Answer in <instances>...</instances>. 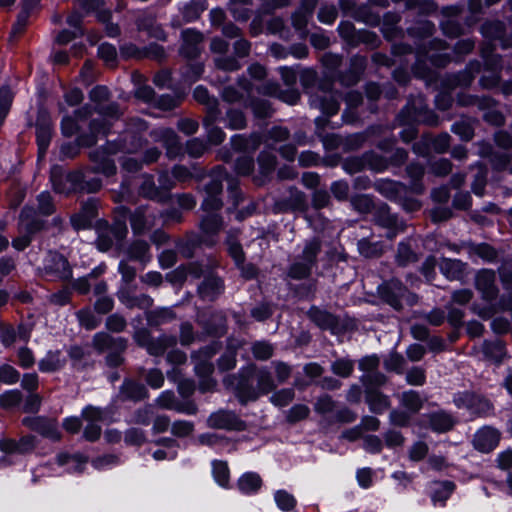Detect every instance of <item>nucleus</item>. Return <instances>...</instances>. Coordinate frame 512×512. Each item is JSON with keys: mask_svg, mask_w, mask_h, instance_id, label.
Returning a JSON list of instances; mask_svg holds the SVG:
<instances>
[{"mask_svg": "<svg viewBox=\"0 0 512 512\" xmlns=\"http://www.w3.org/2000/svg\"><path fill=\"white\" fill-rule=\"evenodd\" d=\"M38 209L43 215H50L54 212V205L49 193L42 192L38 195Z\"/></svg>", "mask_w": 512, "mask_h": 512, "instance_id": "obj_53", "label": "nucleus"}, {"mask_svg": "<svg viewBox=\"0 0 512 512\" xmlns=\"http://www.w3.org/2000/svg\"><path fill=\"white\" fill-rule=\"evenodd\" d=\"M176 344V338L173 336H162L158 339H152L147 346V351L151 355H161L169 347Z\"/></svg>", "mask_w": 512, "mask_h": 512, "instance_id": "obj_28", "label": "nucleus"}, {"mask_svg": "<svg viewBox=\"0 0 512 512\" xmlns=\"http://www.w3.org/2000/svg\"><path fill=\"white\" fill-rule=\"evenodd\" d=\"M171 430L175 436L185 437L193 431V424L188 421H176L172 424Z\"/></svg>", "mask_w": 512, "mask_h": 512, "instance_id": "obj_64", "label": "nucleus"}, {"mask_svg": "<svg viewBox=\"0 0 512 512\" xmlns=\"http://www.w3.org/2000/svg\"><path fill=\"white\" fill-rule=\"evenodd\" d=\"M222 225L221 219L213 213L208 214L206 217L202 219L201 227L202 230L206 234H215L217 233Z\"/></svg>", "mask_w": 512, "mask_h": 512, "instance_id": "obj_41", "label": "nucleus"}, {"mask_svg": "<svg viewBox=\"0 0 512 512\" xmlns=\"http://www.w3.org/2000/svg\"><path fill=\"white\" fill-rule=\"evenodd\" d=\"M253 166V159L246 155L239 157L235 163V169L237 173L242 175L249 174L252 171Z\"/></svg>", "mask_w": 512, "mask_h": 512, "instance_id": "obj_63", "label": "nucleus"}, {"mask_svg": "<svg viewBox=\"0 0 512 512\" xmlns=\"http://www.w3.org/2000/svg\"><path fill=\"white\" fill-rule=\"evenodd\" d=\"M223 290L222 281L215 277H207L199 286L198 291L203 299L212 300Z\"/></svg>", "mask_w": 512, "mask_h": 512, "instance_id": "obj_18", "label": "nucleus"}, {"mask_svg": "<svg viewBox=\"0 0 512 512\" xmlns=\"http://www.w3.org/2000/svg\"><path fill=\"white\" fill-rule=\"evenodd\" d=\"M499 441V431L492 427L486 426L479 429L475 433L473 445L478 451L488 453L497 447Z\"/></svg>", "mask_w": 512, "mask_h": 512, "instance_id": "obj_6", "label": "nucleus"}, {"mask_svg": "<svg viewBox=\"0 0 512 512\" xmlns=\"http://www.w3.org/2000/svg\"><path fill=\"white\" fill-rule=\"evenodd\" d=\"M29 337L30 332L23 326L16 330L9 324L0 323V340L5 347L13 345L18 338L27 341Z\"/></svg>", "mask_w": 512, "mask_h": 512, "instance_id": "obj_11", "label": "nucleus"}, {"mask_svg": "<svg viewBox=\"0 0 512 512\" xmlns=\"http://www.w3.org/2000/svg\"><path fill=\"white\" fill-rule=\"evenodd\" d=\"M316 6V0H304L300 9L293 15L292 21L296 29L302 30L307 22L310 14Z\"/></svg>", "mask_w": 512, "mask_h": 512, "instance_id": "obj_22", "label": "nucleus"}, {"mask_svg": "<svg viewBox=\"0 0 512 512\" xmlns=\"http://www.w3.org/2000/svg\"><path fill=\"white\" fill-rule=\"evenodd\" d=\"M12 99L13 94L9 88L3 87L0 89V124H2L10 110Z\"/></svg>", "mask_w": 512, "mask_h": 512, "instance_id": "obj_43", "label": "nucleus"}, {"mask_svg": "<svg viewBox=\"0 0 512 512\" xmlns=\"http://www.w3.org/2000/svg\"><path fill=\"white\" fill-rule=\"evenodd\" d=\"M152 136L156 141L163 143L170 157L178 154L180 150L179 141L177 135L172 129L159 128L152 132Z\"/></svg>", "mask_w": 512, "mask_h": 512, "instance_id": "obj_10", "label": "nucleus"}, {"mask_svg": "<svg viewBox=\"0 0 512 512\" xmlns=\"http://www.w3.org/2000/svg\"><path fill=\"white\" fill-rule=\"evenodd\" d=\"M311 268L312 267L309 264L300 259V261L295 262L290 267L289 276L294 279L306 278L309 276Z\"/></svg>", "mask_w": 512, "mask_h": 512, "instance_id": "obj_46", "label": "nucleus"}, {"mask_svg": "<svg viewBox=\"0 0 512 512\" xmlns=\"http://www.w3.org/2000/svg\"><path fill=\"white\" fill-rule=\"evenodd\" d=\"M207 422L210 427L216 429H239L241 425L234 413L223 410L211 414Z\"/></svg>", "mask_w": 512, "mask_h": 512, "instance_id": "obj_9", "label": "nucleus"}, {"mask_svg": "<svg viewBox=\"0 0 512 512\" xmlns=\"http://www.w3.org/2000/svg\"><path fill=\"white\" fill-rule=\"evenodd\" d=\"M377 223L388 229L386 237L394 238L398 232L403 231V224H399L397 218L389 211H382L378 216Z\"/></svg>", "mask_w": 512, "mask_h": 512, "instance_id": "obj_21", "label": "nucleus"}, {"mask_svg": "<svg viewBox=\"0 0 512 512\" xmlns=\"http://www.w3.org/2000/svg\"><path fill=\"white\" fill-rule=\"evenodd\" d=\"M146 124L140 119H133L127 130L122 135L120 144H108L107 153L114 154L118 151L135 153L143 146L141 132L146 131Z\"/></svg>", "mask_w": 512, "mask_h": 512, "instance_id": "obj_2", "label": "nucleus"}, {"mask_svg": "<svg viewBox=\"0 0 512 512\" xmlns=\"http://www.w3.org/2000/svg\"><path fill=\"white\" fill-rule=\"evenodd\" d=\"M379 365V358L376 355L366 356L359 361L360 370L371 374L375 372Z\"/></svg>", "mask_w": 512, "mask_h": 512, "instance_id": "obj_62", "label": "nucleus"}, {"mask_svg": "<svg viewBox=\"0 0 512 512\" xmlns=\"http://www.w3.org/2000/svg\"><path fill=\"white\" fill-rule=\"evenodd\" d=\"M228 251L237 265L243 264L244 256L242 247L239 243L234 241L231 236L227 239Z\"/></svg>", "mask_w": 512, "mask_h": 512, "instance_id": "obj_56", "label": "nucleus"}, {"mask_svg": "<svg viewBox=\"0 0 512 512\" xmlns=\"http://www.w3.org/2000/svg\"><path fill=\"white\" fill-rule=\"evenodd\" d=\"M156 402H157L159 407L164 408V409L177 410V411L185 412V413H188V414H193L195 412L194 408H187V409L180 408L176 404L174 393L171 392V391H164V392H162L158 396Z\"/></svg>", "mask_w": 512, "mask_h": 512, "instance_id": "obj_29", "label": "nucleus"}, {"mask_svg": "<svg viewBox=\"0 0 512 512\" xmlns=\"http://www.w3.org/2000/svg\"><path fill=\"white\" fill-rule=\"evenodd\" d=\"M246 120L243 113L239 110L231 109L227 112V126L231 129H242L245 127Z\"/></svg>", "mask_w": 512, "mask_h": 512, "instance_id": "obj_47", "label": "nucleus"}, {"mask_svg": "<svg viewBox=\"0 0 512 512\" xmlns=\"http://www.w3.org/2000/svg\"><path fill=\"white\" fill-rule=\"evenodd\" d=\"M435 486V490L432 494V501L434 503L437 501H446L454 489V484L451 482L437 483Z\"/></svg>", "mask_w": 512, "mask_h": 512, "instance_id": "obj_38", "label": "nucleus"}, {"mask_svg": "<svg viewBox=\"0 0 512 512\" xmlns=\"http://www.w3.org/2000/svg\"><path fill=\"white\" fill-rule=\"evenodd\" d=\"M401 405L411 413L418 412L423 406V399L416 391L409 390L399 396Z\"/></svg>", "mask_w": 512, "mask_h": 512, "instance_id": "obj_26", "label": "nucleus"}, {"mask_svg": "<svg viewBox=\"0 0 512 512\" xmlns=\"http://www.w3.org/2000/svg\"><path fill=\"white\" fill-rule=\"evenodd\" d=\"M19 372L11 365L4 364L0 366V383L12 385L19 381Z\"/></svg>", "mask_w": 512, "mask_h": 512, "instance_id": "obj_42", "label": "nucleus"}, {"mask_svg": "<svg viewBox=\"0 0 512 512\" xmlns=\"http://www.w3.org/2000/svg\"><path fill=\"white\" fill-rule=\"evenodd\" d=\"M80 212L85 216L83 222H79V217H71L72 226L76 230L85 229L91 225L93 218L96 216L95 202L89 201L85 203Z\"/></svg>", "mask_w": 512, "mask_h": 512, "instance_id": "obj_24", "label": "nucleus"}, {"mask_svg": "<svg viewBox=\"0 0 512 512\" xmlns=\"http://www.w3.org/2000/svg\"><path fill=\"white\" fill-rule=\"evenodd\" d=\"M247 374L255 377L257 381L256 387H253L244 376L239 378L233 376L225 379V383L236 391L242 403L256 400L261 394H267L273 391L277 386L266 368L256 369L255 367H250L248 368Z\"/></svg>", "mask_w": 512, "mask_h": 512, "instance_id": "obj_1", "label": "nucleus"}, {"mask_svg": "<svg viewBox=\"0 0 512 512\" xmlns=\"http://www.w3.org/2000/svg\"><path fill=\"white\" fill-rule=\"evenodd\" d=\"M476 287L486 299H492L495 294V275L492 271L483 270L476 276Z\"/></svg>", "mask_w": 512, "mask_h": 512, "instance_id": "obj_14", "label": "nucleus"}, {"mask_svg": "<svg viewBox=\"0 0 512 512\" xmlns=\"http://www.w3.org/2000/svg\"><path fill=\"white\" fill-rule=\"evenodd\" d=\"M406 381L410 385L421 386L425 383V373L421 368L414 367L407 372Z\"/></svg>", "mask_w": 512, "mask_h": 512, "instance_id": "obj_59", "label": "nucleus"}, {"mask_svg": "<svg viewBox=\"0 0 512 512\" xmlns=\"http://www.w3.org/2000/svg\"><path fill=\"white\" fill-rule=\"evenodd\" d=\"M22 400V393L17 390H8L0 395V406L3 408H12L18 405Z\"/></svg>", "mask_w": 512, "mask_h": 512, "instance_id": "obj_40", "label": "nucleus"}, {"mask_svg": "<svg viewBox=\"0 0 512 512\" xmlns=\"http://www.w3.org/2000/svg\"><path fill=\"white\" fill-rule=\"evenodd\" d=\"M359 252L365 257H376L382 253V245L378 242L371 243L367 239L358 242Z\"/></svg>", "mask_w": 512, "mask_h": 512, "instance_id": "obj_37", "label": "nucleus"}, {"mask_svg": "<svg viewBox=\"0 0 512 512\" xmlns=\"http://www.w3.org/2000/svg\"><path fill=\"white\" fill-rule=\"evenodd\" d=\"M388 290L391 292V295L386 296L387 302L393 306L395 309L400 308L401 299L404 298L406 289L402 286V284L397 280H392L387 285Z\"/></svg>", "mask_w": 512, "mask_h": 512, "instance_id": "obj_30", "label": "nucleus"}, {"mask_svg": "<svg viewBox=\"0 0 512 512\" xmlns=\"http://www.w3.org/2000/svg\"><path fill=\"white\" fill-rule=\"evenodd\" d=\"M46 271L56 274L60 279H69L72 276L68 261L59 254L50 255V259L45 266Z\"/></svg>", "mask_w": 512, "mask_h": 512, "instance_id": "obj_13", "label": "nucleus"}, {"mask_svg": "<svg viewBox=\"0 0 512 512\" xmlns=\"http://www.w3.org/2000/svg\"><path fill=\"white\" fill-rule=\"evenodd\" d=\"M274 500L279 509L283 511H290L296 505V499L285 490H278L274 494Z\"/></svg>", "mask_w": 512, "mask_h": 512, "instance_id": "obj_32", "label": "nucleus"}, {"mask_svg": "<svg viewBox=\"0 0 512 512\" xmlns=\"http://www.w3.org/2000/svg\"><path fill=\"white\" fill-rule=\"evenodd\" d=\"M37 144H38V150H39V156H43L48 148L51 133L50 129L46 126H41L37 128Z\"/></svg>", "mask_w": 512, "mask_h": 512, "instance_id": "obj_45", "label": "nucleus"}, {"mask_svg": "<svg viewBox=\"0 0 512 512\" xmlns=\"http://www.w3.org/2000/svg\"><path fill=\"white\" fill-rule=\"evenodd\" d=\"M82 417L87 422L99 423L104 419V413L97 407L87 406L82 411Z\"/></svg>", "mask_w": 512, "mask_h": 512, "instance_id": "obj_55", "label": "nucleus"}, {"mask_svg": "<svg viewBox=\"0 0 512 512\" xmlns=\"http://www.w3.org/2000/svg\"><path fill=\"white\" fill-rule=\"evenodd\" d=\"M262 484L260 476L253 472L243 474L238 480V488L245 494L256 492Z\"/></svg>", "mask_w": 512, "mask_h": 512, "instance_id": "obj_23", "label": "nucleus"}, {"mask_svg": "<svg viewBox=\"0 0 512 512\" xmlns=\"http://www.w3.org/2000/svg\"><path fill=\"white\" fill-rule=\"evenodd\" d=\"M277 384H283L291 375V368L283 362H273Z\"/></svg>", "mask_w": 512, "mask_h": 512, "instance_id": "obj_60", "label": "nucleus"}, {"mask_svg": "<svg viewBox=\"0 0 512 512\" xmlns=\"http://www.w3.org/2000/svg\"><path fill=\"white\" fill-rule=\"evenodd\" d=\"M320 242L318 240H311L306 243L301 260L309 264L311 267L315 264L316 257L320 252Z\"/></svg>", "mask_w": 512, "mask_h": 512, "instance_id": "obj_33", "label": "nucleus"}, {"mask_svg": "<svg viewBox=\"0 0 512 512\" xmlns=\"http://www.w3.org/2000/svg\"><path fill=\"white\" fill-rule=\"evenodd\" d=\"M441 272L448 279L459 278L464 270V264L459 260L443 258L439 264Z\"/></svg>", "mask_w": 512, "mask_h": 512, "instance_id": "obj_25", "label": "nucleus"}, {"mask_svg": "<svg viewBox=\"0 0 512 512\" xmlns=\"http://www.w3.org/2000/svg\"><path fill=\"white\" fill-rule=\"evenodd\" d=\"M43 222L37 218L36 212L29 207H25L20 215L19 229L21 235L12 241L15 249L24 250L31 242V235L41 230Z\"/></svg>", "mask_w": 512, "mask_h": 512, "instance_id": "obj_3", "label": "nucleus"}, {"mask_svg": "<svg viewBox=\"0 0 512 512\" xmlns=\"http://www.w3.org/2000/svg\"><path fill=\"white\" fill-rule=\"evenodd\" d=\"M252 352L255 358L259 360H267L273 354V347L266 342H257L253 345Z\"/></svg>", "mask_w": 512, "mask_h": 512, "instance_id": "obj_51", "label": "nucleus"}, {"mask_svg": "<svg viewBox=\"0 0 512 512\" xmlns=\"http://www.w3.org/2000/svg\"><path fill=\"white\" fill-rule=\"evenodd\" d=\"M362 382L366 387L375 388L378 386H382L386 382V377L384 374L380 372H373L371 374H366L362 377Z\"/></svg>", "mask_w": 512, "mask_h": 512, "instance_id": "obj_54", "label": "nucleus"}, {"mask_svg": "<svg viewBox=\"0 0 512 512\" xmlns=\"http://www.w3.org/2000/svg\"><path fill=\"white\" fill-rule=\"evenodd\" d=\"M18 363L23 368H30L35 363L32 351L27 347H21L17 352Z\"/></svg>", "mask_w": 512, "mask_h": 512, "instance_id": "obj_57", "label": "nucleus"}, {"mask_svg": "<svg viewBox=\"0 0 512 512\" xmlns=\"http://www.w3.org/2000/svg\"><path fill=\"white\" fill-rule=\"evenodd\" d=\"M483 352L495 361H500L505 354L504 346L500 341L485 342Z\"/></svg>", "mask_w": 512, "mask_h": 512, "instance_id": "obj_36", "label": "nucleus"}, {"mask_svg": "<svg viewBox=\"0 0 512 512\" xmlns=\"http://www.w3.org/2000/svg\"><path fill=\"white\" fill-rule=\"evenodd\" d=\"M294 395V390L292 388H285L275 392L270 397V401L275 406L284 407L292 402Z\"/></svg>", "mask_w": 512, "mask_h": 512, "instance_id": "obj_35", "label": "nucleus"}, {"mask_svg": "<svg viewBox=\"0 0 512 512\" xmlns=\"http://www.w3.org/2000/svg\"><path fill=\"white\" fill-rule=\"evenodd\" d=\"M206 197L202 203V208L207 212L219 210L222 207V201L218 195L222 191V182L218 178H211L205 185Z\"/></svg>", "mask_w": 512, "mask_h": 512, "instance_id": "obj_7", "label": "nucleus"}, {"mask_svg": "<svg viewBox=\"0 0 512 512\" xmlns=\"http://www.w3.org/2000/svg\"><path fill=\"white\" fill-rule=\"evenodd\" d=\"M212 472L215 481L222 487H227L229 483V468L226 462L214 461L212 463Z\"/></svg>", "mask_w": 512, "mask_h": 512, "instance_id": "obj_31", "label": "nucleus"}, {"mask_svg": "<svg viewBox=\"0 0 512 512\" xmlns=\"http://www.w3.org/2000/svg\"><path fill=\"white\" fill-rule=\"evenodd\" d=\"M271 93L277 95V97L283 102L290 105L296 104L300 98L299 92L293 88L278 91V88L274 87V90Z\"/></svg>", "mask_w": 512, "mask_h": 512, "instance_id": "obj_50", "label": "nucleus"}, {"mask_svg": "<svg viewBox=\"0 0 512 512\" xmlns=\"http://www.w3.org/2000/svg\"><path fill=\"white\" fill-rule=\"evenodd\" d=\"M57 463L61 466H68L70 472H82L87 458L81 454L60 453L57 456Z\"/></svg>", "mask_w": 512, "mask_h": 512, "instance_id": "obj_19", "label": "nucleus"}, {"mask_svg": "<svg viewBox=\"0 0 512 512\" xmlns=\"http://www.w3.org/2000/svg\"><path fill=\"white\" fill-rule=\"evenodd\" d=\"M119 115L118 107L116 104H110L106 108H102L99 118L93 119L90 123L91 136L82 138L81 143L85 145H92L96 142L97 136H105L111 127V119L117 118Z\"/></svg>", "mask_w": 512, "mask_h": 512, "instance_id": "obj_4", "label": "nucleus"}, {"mask_svg": "<svg viewBox=\"0 0 512 512\" xmlns=\"http://www.w3.org/2000/svg\"><path fill=\"white\" fill-rule=\"evenodd\" d=\"M331 369L338 376L348 377L353 372L354 362L350 359H338L332 363Z\"/></svg>", "mask_w": 512, "mask_h": 512, "instance_id": "obj_39", "label": "nucleus"}, {"mask_svg": "<svg viewBox=\"0 0 512 512\" xmlns=\"http://www.w3.org/2000/svg\"><path fill=\"white\" fill-rule=\"evenodd\" d=\"M396 259L400 265H406L410 262L415 261L416 255L413 253V251L407 244L400 243Z\"/></svg>", "mask_w": 512, "mask_h": 512, "instance_id": "obj_52", "label": "nucleus"}, {"mask_svg": "<svg viewBox=\"0 0 512 512\" xmlns=\"http://www.w3.org/2000/svg\"><path fill=\"white\" fill-rule=\"evenodd\" d=\"M64 365V360L61 358L60 352H48L46 356L40 360L39 369L42 372H53L60 369Z\"/></svg>", "mask_w": 512, "mask_h": 512, "instance_id": "obj_27", "label": "nucleus"}, {"mask_svg": "<svg viewBox=\"0 0 512 512\" xmlns=\"http://www.w3.org/2000/svg\"><path fill=\"white\" fill-rule=\"evenodd\" d=\"M310 105L320 109L328 116L336 114L339 110L338 96L329 88V85L317 88V90L310 95Z\"/></svg>", "mask_w": 512, "mask_h": 512, "instance_id": "obj_5", "label": "nucleus"}, {"mask_svg": "<svg viewBox=\"0 0 512 512\" xmlns=\"http://www.w3.org/2000/svg\"><path fill=\"white\" fill-rule=\"evenodd\" d=\"M309 415V408L303 404L294 405L287 412V420L291 423L305 419Z\"/></svg>", "mask_w": 512, "mask_h": 512, "instance_id": "obj_48", "label": "nucleus"}, {"mask_svg": "<svg viewBox=\"0 0 512 512\" xmlns=\"http://www.w3.org/2000/svg\"><path fill=\"white\" fill-rule=\"evenodd\" d=\"M365 399L370 407V410L375 413H383L390 406L388 396L384 395L376 388L366 387Z\"/></svg>", "mask_w": 512, "mask_h": 512, "instance_id": "obj_12", "label": "nucleus"}, {"mask_svg": "<svg viewBox=\"0 0 512 512\" xmlns=\"http://www.w3.org/2000/svg\"><path fill=\"white\" fill-rule=\"evenodd\" d=\"M503 30L504 26L500 21L487 22L481 28V31L485 37L495 40L502 37Z\"/></svg>", "mask_w": 512, "mask_h": 512, "instance_id": "obj_44", "label": "nucleus"}, {"mask_svg": "<svg viewBox=\"0 0 512 512\" xmlns=\"http://www.w3.org/2000/svg\"><path fill=\"white\" fill-rule=\"evenodd\" d=\"M132 230L136 234L143 233L155 225V216L146 208H137L130 216Z\"/></svg>", "mask_w": 512, "mask_h": 512, "instance_id": "obj_8", "label": "nucleus"}, {"mask_svg": "<svg viewBox=\"0 0 512 512\" xmlns=\"http://www.w3.org/2000/svg\"><path fill=\"white\" fill-rule=\"evenodd\" d=\"M194 98L199 102L206 104L208 108L213 111L217 106V101L213 98H210L208 90L203 86H197L194 90Z\"/></svg>", "mask_w": 512, "mask_h": 512, "instance_id": "obj_49", "label": "nucleus"}, {"mask_svg": "<svg viewBox=\"0 0 512 512\" xmlns=\"http://www.w3.org/2000/svg\"><path fill=\"white\" fill-rule=\"evenodd\" d=\"M196 374L200 377L199 389L202 392L209 391L214 388L215 381L210 377L213 372V365L206 360L195 362Z\"/></svg>", "mask_w": 512, "mask_h": 512, "instance_id": "obj_15", "label": "nucleus"}, {"mask_svg": "<svg viewBox=\"0 0 512 512\" xmlns=\"http://www.w3.org/2000/svg\"><path fill=\"white\" fill-rule=\"evenodd\" d=\"M308 314L310 319L322 329L333 331L337 326V319L328 312L311 308Z\"/></svg>", "mask_w": 512, "mask_h": 512, "instance_id": "obj_20", "label": "nucleus"}, {"mask_svg": "<svg viewBox=\"0 0 512 512\" xmlns=\"http://www.w3.org/2000/svg\"><path fill=\"white\" fill-rule=\"evenodd\" d=\"M186 150L192 157H199L205 152L206 145L202 140L194 138L187 142Z\"/></svg>", "mask_w": 512, "mask_h": 512, "instance_id": "obj_61", "label": "nucleus"}, {"mask_svg": "<svg viewBox=\"0 0 512 512\" xmlns=\"http://www.w3.org/2000/svg\"><path fill=\"white\" fill-rule=\"evenodd\" d=\"M429 422L431 429L438 433L449 431L455 424L453 417L444 411L430 414Z\"/></svg>", "mask_w": 512, "mask_h": 512, "instance_id": "obj_17", "label": "nucleus"}, {"mask_svg": "<svg viewBox=\"0 0 512 512\" xmlns=\"http://www.w3.org/2000/svg\"><path fill=\"white\" fill-rule=\"evenodd\" d=\"M404 359L402 356L392 353L384 361L385 368L390 371L401 373L403 369Z\"/></svg>", "mask_w": 512, "mask_h": 512, "instance_id": "obj_58", "label": "nucleus"}, {"mask_svg": "<svg viewBox=\"0 0 512 512\" xmlns=\"http://www.w3.org/2000/svg\"><path fill=\"white\" fill-rule=\"evenodd\" d=\"M182 38H183V46L181 48V52L189 58H192L197 55L198 53V44L202 42V35L192 29H188L182 32Z\"/></svg>", "mask_w": 512, "mask_h": 512, "instance_id": "obj_16", "label": "nucleus"}, {"mask_svg": "<svg viewBox=\"0 0 512 512\" xmlns=\"http://www.w3.org/2000/svg\"><path fill=\"white\" fill-rule=\"evenodd\" d=\"M148 251L149 246L145 241H135L129 249V255L132 259L145 262L150 259Z\"/></svg>", "mask_w": 512, "mask_h": 512, "instance_id": "obj_34", "label": "nucleus"}]
</instances>
